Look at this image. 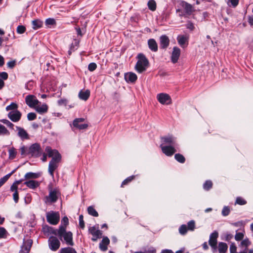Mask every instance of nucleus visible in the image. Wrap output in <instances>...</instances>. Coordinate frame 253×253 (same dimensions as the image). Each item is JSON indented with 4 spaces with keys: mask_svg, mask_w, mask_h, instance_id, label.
I'll return each instance as SVG.
<instances>
[{
    "mask_svg": "<svg viewBox=\"0 0 253 253\" xmlns=\"http://www.w3.org/2000/svg\"><path fill=\"white\" fill-rule=\"evenodd\" d=\"M93 237L91 238V240L93 241H96L97 239L101 238L102 237V231H100L98 227L97 228V230L92 233L91 234Z\"/></svg>",
    "mask_w": 253,
    "mask_h": 253,
    "instance_id": "obj_30",
    "label": "nucleus"
},
{
    "mask_svg": "<svg viewBox=\"0 0 253 253\" xmlns=\"http://www.w3.org/2000/svg\"><path fill=\"white\" fill-rule=\"evenodd\" d=\"M148 46L150 50L153 52H157L158 49V44L154 39H150L148 40Z\"/></svg>",
    "mask_w": 253,
    "mask_h": 253,
    "instance_id": "obj_23",
    "label": "nucleus"
},
{
    "mask_svg": "<svg viewBox=\"0 0 253 253\" xmlns=\"http://www.w3.org/2000/svg\"><path fill=\"white\" fill-rule=\"evenodd\" d=\"M41 176L40 172H29L25 174L24 179H36Z\"/></svg>",
    "mask_w": 253,
    "mask_h": 253,
    "instance_id": "obj_28",
    "label": "nucleus"
},
{
    "mask_svg": "<svg viewBox=\"0 0 253 253\" xmlns=\"http://www.w3.org/2000/svg\"><path fill=\"white\" fill-rule=\"evenodd\" d=\"M174 158L178 162L183 164L185 162V157L180 153L175 154L174 155Z\"/></svg>",
    "mask_w": 253,
    "mask_h": 253,
    "instance_id": "obj_35",
    "label": "nucleus"
},
{
    "mask_svg": "<svg viewBox=\"0 0 253 253\" xmlns=\"http://www.w3.org/2000/svg\"><path fill=\"white\" fill-rule=\"evenodd\" d=\"M45 23L46 26H51L55 24V20L53 18H48L46 19Z\"/></svg>",
    "mask_w": 253,
    "mask_h": 253,
    "instance_id": "obj_53",
    "label": "nucleus"
},
{
    "mask_svg": "<svg viewBox=\"0 0 253 253\" xmlns=\"http://www.w3.org/2000/svg\"><path fill=\"white\" fill-rule=\"evenodd\" d=\"M186 27L187 29H189L190 31H193L195 29V26L194 24L191 21H188L186 24Z\"/></svg>",
    "mask_w": 253,
    "mask_h": 253,
    "instance_id": "obj_58",
    "label": "nucleus"
},
{
    "mask_svg": "<svg viewBox=\"0 0 253 253\" xmlns=\"http://www.w3.org/2000/svg\"><path fill=\"white\" fill-rule=\"evenodd\" d=\"M180 55V49L177 46H174L171 55V61L173 63L177 62Z\"/></svg>",
    "mask_w": 253,
    "mask_h": 253,
    "instance_id": "obj_19",
    "label": "nucleus"
},
{
    "mask_svg": "<svg viewBox=\"0 0 253 253\" xmlns=\"http://www.w3.org/2000/svg\"><path fill=\"white\" fill-rule=\"evenodd\" d=\"M79 44V41L75 40L74 42H73L71 44L70 46V49H72L73 51H75L76 49H77Z\"/></svg>",
    "mask_w": 253,
    "mask_h": 253,
    "instance_id": "obj_45",
    "label": "nucleus"
},
{
    "mask_svg": "<svg viewBox=\"0 0 253 253\" xmlns=\"http://www.w3.org/2000/svg\"><path fill=\"white\" fill-rule=\"evenodd\" d=\"M42 149L39 143H35L31 145L28 148L27 154L31 157L38 158L41 155Z\"/></svg>",
    "mask_w": 253,
    "mask_h": 253,
    "instance_id": "obj_6",
    "label": "nucleus"
},
{
    "mask_svg": "<svg viewBox=\"0 0 253 253\" xmlns=\"http://www.w3.org/2000/svg\"><path fill=\"white\" fill-rule=\"evenodd\" d=\"M42 24L43 22L39 19H36L32 21L33 28L35 30L41 28Z\"/></svg>",
    "mask_w": 253,
    "mask_h": 253,
    "instance_id": "obj_32",
    "label": "nucleus"
},
{
    "mask_svg": "<svg viewBox=\"0 0 253 253\" xmlns=\"http://www.w3.org/2000/svg\"><path fill=\"white\" fill-rule=\"evenodd\" d=\"M21 115V112L18 110H16L9 112L7 116L13 122H17L20 120Z\"/></svg>",
    "mask_w": 253,
    "mask_h": 253,
    "instance_id": "obj_14",
    "label": "nucleus"
},
{
    "mask_svg": "<svg viewBox=\"0 0 253 253\" xmlns=\"http://www.w3.org/2000/svg\"><path fill=\"white\" fill-rule=\"evenodd\" d=\"M181 6L182 9H177L176 10L177 12H179V15L180 17H188L194 11L192 5L186 1H182Z\"/></svg>",
    "mask_w": 253,
    "mask_h": 253,
    "instance_id": "obj_3",
    "label": "nucleus"
},
{
    "mask_svg": "<svg viewBox=\"0 0 253 253\" xmlns=\"http://www.w3.org/2000/svg\"><path fill=\"white\" fill-rule=\"evenodd\" d=\"M112 98L116 101L118 102L120 99L121 95L119 92L115 91L112 94Z\"/></svg>",
    "mask_w": 253,
    "mask_h": 253,
    "instance_id": "obj_52",
    "label": "nucleus"
},
{
    "mask_svg": "<svg viewBox=\"0 0 253 253\" xmlns=\"http://www.w3.org/2000/svg\"><path fill=\"white\" fill-rule=\"evenodd\" d=\"M137 61L135 66L136 71L138 73H142L146 71L149 65V62L146 56L142 53L138 54L136 57Z\"/></svg>",
    "mask_w": 253,
    "mask_h": 253,
    "instance_id": "obj_2",
    "label": "nucleus"
},
{
    "mask_svg": "<svg viewBox=\"0 0 253 253\" xmlns=\"http://www.w3.org/2000/svg\"><path fill=\"white\" fill-rule=\"evenodd\" d=\"M36 111L41 114L47 112L48 106L46 104H43L41 106H37L35 107Z\"/></svg>",
    "mask_w": 253,
    "mask_h": 253,
    "instance_id": "obj_29",
    "label": "nucleus"
},
{
    "mask_svg": "<svg viewBox=\"0 0 253 253\" xmlns=\"http://www.w3.org/2000/svg\"><path fill=\"white\" fill-rule=\"evenodd\" d=\"M233 237V235L229 232H226L225 234L224 240L225 241L229 242Z\"/></svg>",
    "mask_w": 253,
    "mask_h": 253,
    "instance_id": "obj_61",
    "label": "nucleus"
},
{
    "mask_svg": "<svg viewBox=\"0 0 253 253\" xmlns=\"http://www.w3.org/2000/svg\"><path fill=\"white\" fill-rule=\"evenodd\" d=\"M79 226L82 229H84L85 227L84 222V216L82 214L80 215L79 217Z\"/></svg>",
    "mask_w": 253,
    "mask_h": 253,
    "instance_id": "obj_57",
    "label": "nucleus"
},
{
    "mask_svg": "<svg viewBox=\"0 0 253 253\" xmlns=\"http://www.w3.org/2000/svg\"><path fill=\"white\" fill-rule=\"evenodd\" d=\"M26 31V28L23 25H19L17 27L16 32L17 33L19 34H22L25 33Z\"/></svg>",
    "mask_w": 253,
    "mask_h": 253,
    "instance_id": "obj_50",
    "label": "nucleus"
},
{
    "mask_svg": "<svg viewBox=\"0 0 253 253\" xmlns=\"http://www.w3.org/2000/svg\"><path fill=\"white\" fill-rule=\"evenodd\" d=\"M162 152L168 157L172 156L176 151V147L174 146H165L160 145Z\"/></svg>",
    "mask_w": 253,
    "mask_h": 253,
    "instance_id": "obj_13",
    "label": "nucleus"
},
{
    "mask_svg": "<svg viewBox=\"0 0 253 253\" xmlns=\"http://www.w3.org/2000/svg\"><path fill=\"white\" fill-rule=\"evenodd\" d=\"M239 0H228L227 4L228 6L232 7H236L238 3Z\"/></svg>",
    "mask_w": 253,
    "mask_h": 253,
    "instance_id": "obj_44",
    "label": "nucleus"
},
{
    "mask_svg": "<svg viewBox=\"0 0 253 253\" xmlns=\"http://www.w3.org/2000/svg\"><path fill=\"white\" fill-rule=\"evenodd\" d=\"M147 5L149 9L154 11L156 9V3L154 0H149L147 3Z\"/></svg>",
    "mask_w": 253,
    "mask_h": 253,
    "instance_id": "obj_34",
    "label": "nucleus"
},
{
    "mask_svg": "<svg viewBox=\"0 0 253 253\" xmlns=\"http://www.w3.org/2000/svg\"><path fill=\"white\" fill-rule=\"evenodd\" d=\"M97 68V65L94 62H91L88 65V70L90 72L94 71Z\"/></svg>",
    "mask_w": 253,
    "mask_h": 253,
    "instance_id": "obj_54",
    "label": "nucleus"
},
{
    "mask_svg": "<svg viewBox=\"0 0 253 253\" xmlns=\"http://www.w3.org/2000/svg\"><path fill=\"white\" fill-rule=\"evenodd\" d=\"M244 238V234L241 232H237V231H236L235 236V239L237 241H240L242 240Z\"/></svg>",
    "mask_w": 253,
    "mask_h": 253,
    "instance_id": "obj_51",
    "label": "nucleus"
},
{
    "mask_svg": "<svg viewBox=\"0 0 253 253\" xmlns=\"http://www.w3.org/2000/svg\"><path fill=\"white\" fill-rule=\"evenodd\" d=\"M49 195L45 197V202L46 203H54L60 196V193L57 188L52 189L51 187L48 188Z\"/></svg>",
    "mask_w": 253,
    "mask_h": 253,
    "instance_id": "obj_4",
    "label": "nucleus"
},
{
    "mask_svg": "<svg viewBox=\"0 0 253 253\" xmlns=\"http://www.w3.org/2000/svg\"><path fill=\"white\" fill-rule=\"evenodd\" d=\"M228 246L226 243L224 242H219L218 244L219 253H226L227 251Z\"/></svg>",
    "mask_w": 253,
    "mask_h": 253,
    "instance_id": "obj_31",
    "label": "nucleus"
},
{
    "mask_svg": "<svg viewBox=\"0 0 253 253\" xmlns=\"http://www.w3.org/2000/svg\"><path fill=\"white\" fill-rule=\"evenodd\" d=\"M10 133L7 128L3 125L0 124V135H9Z\"/></svg>",
    "mask_w": 253,
    "mask_h": 253,
    "instance_id": "obj_39",
    "label": "nucleus"
},
{
    "mask_svg": "<svg viewBox=\"0 0 253 253\" xmlns=\"http://www.w3.org/2000/svg\"><path fill=\"white\" fill-rule=\"evenodd\" d=\"M15 65H16V60H15L10 61L8 62L7 63V67L10 69H13L15 67Z\"/></svg>",
    "mask_w": 253,
    "mask_h": 253,
    "instance_id": "obj_62",
    "label": "nucleus"
},
{
    "mask_svg": "<svg viewBox=\"0 0 253 253\" xmlns=\"http://www.w3.org/2000/svg\"><path fill=\"white\" fill-rule=\"evenodd\" d=\"M64 244L68 246H73L75 244L73 241L72 233L71 231H67L65 228Z\"/></svg>",
    "mask_w": 253,
    "mask_h": 253,
    "instance_id": "obj_16",
    "label": "nucleus"
},
{
    "mask_svg": "<svg viewBox=\"0 0 253 253\" xmlns=\"http://www.w3.org/2000/svg\"><path fill=\"white\" fill-rule=\"evenodd\" d=\"M135 176L131 175L128 177H127L126 179H125L122 183L121 186H123L124 185L127 184L128 182H130L132 179H134Z\"/></svg>",
    "mask_w": 253,
    "mask_h": 253,
    "instance_id": "obj_56",
    "label": "nucleus"
},
{
    "mask_svg": "<svg viewBox=\"0 0 253 253\" xmlns=\"http://www.w3.org/2000/svg\"><path fill=\"white\" fill-rule=\"evenodd\" d=\"M42 231L47 236L51 234L57 236L61 241H62V238L63 237V218H62L61 219V223L58 229H55L47 225H44L42 226Z\"/></svg>",
    "mask_w": 253,
    "mask_h": 253,
    "instance_id": "obj_1",
    "label": "nucleus"
},
{
    "mask_svg": "<svg viewBox=\"0 0 253 253\" xmlns=\"http://www.w3.org/2000/svg\"><path fill=\"white\" fill-rule=\"evenodd\" d=\"M13 198L15 203H17L19 201V194L18 191H15L13 194Z\"/></svg>",
    "mask_w": 253,
    "mask_h": 253,
    "instance_id": "obj_63",
    "label": "nucleus"
},
{
    "mask_svg": "<svg viewBox=\"0 0 253 253\" xmlns=\"http://www.w3.org/2000/svg\"><path fill=\"white\" fill-rule=\"evenodd\" d=\"M247 201L241 197H237L235 201V204L243 206L247 204Z\"/></svg>",
    "mask_w": 253,
    "mask_h": 253,
    "instance_id": "obj_41",
    "label": "nucleus"
},
{
    "mask_svg": "<svg viewBox=\"0 0 253 253\" xmlns=\"http://www.w3.org/2000/svg\"><path fill=\"white\" fill-rule=\"evenodd\" d=\"M90 92L89 89L85 90H81L79 93V97L80 99L86 101L89 97Z\"/></svg>",
    "mask_w": 253,
    "mask_h": 253,
    "instance_id": "obj_26",
    "label": "nucleus"
},
{
    "mask_svg": "<svg viewBox=\"0 0 253 253\" xmlns=\"http://www.w3.org/2000/svg\"><path fill=\"white\" fill-rule=\"evenodd\" d=\"M25 102L30 108H35L40 103L36 97L34 95L32 94H29L26 96Z\"/></svg>",
    "mask_w": 253,
    "mask_h": 253,
    "instance_id": "obj_12",
    "label": "nucleus"
},
{
    "mask_svg": "<svg viewBox=\"0 0 253 253\" xmlns=\"http://www.w3.org/2000/svg\"><path fill=\"white\" fill-rule=\"evenodd\" d=\"M1 122L3 123L4 124L6 125L10 128L13 129L14 125L10 122L9 120L6 119H2L1 120Z\"/></svg>",
    "mask_w": 253,
    "mask_h": 253,
    "instance_id": "obj_49",
    "label": "nucleus"
},
{
    "mask_svg": "<svg viewBox=\"0 0 253 253\" xmlns=\"http://www.w3.org/2000/svg\"><path fill=\"white\" fill-rule=\"evenodd\" d=\"M212 187V182L211 180H206L203 184V189L206 191L210 190Z\"/></svg>",
    "mask_w": 253,
    "mask_h": 253,
    "instance_id": "obj_36",
    "label": "nucleus"
},
{
    "mask_svg": "<svg viewBox=\"0 0 253 253\" xmlns=\"http://www.w3.org/2000/svg\"><path fill=\"white\" fill-rule=\"evenodd\" d=\"M218 237L217 231H214L210 235L209 243L211 248L212 252L214 253L217 250V239Z\"/></svg>",
    "mask_w": 253,
    "mask_h": 253,
    "instance_id": "obj_8",
    "label": "nucleus"
},
{
    "mask_svg": "<svg viewBox=\"0 0 253 253\" xmlns=\"http://www.w3.org/2000/svg\"><path fill=\"white\" fill-rule=\"evenodd\" d=\"M145 253H156V250L155 248L151 247L146 251Z\"/></svg>",
    "mask_w": 253,
    "mask_h": 253,
    "instance_id": "obj_64",
    "label": "nucleus"
},
{
    "mask_svg": "<svg viewBox=\"0 0 253 253\" xmlns=\"http://www.w3.org/2000/svg\"><path fill=\"white\" fill-rule=\"evenodd\" d=\"M47 221L50 224L56 225L59 221L60 216L58 212L50 211L46 213Z\"/></svg>",
    "mask_w": 253,
    "mask_h": 253,
    "instance_id": "obj_7",
    "label": "nucleus"
},
{
    "mask_svg": "<svg viewBox=\"0 0 253 253\" xmlns=\"http://www.w3.org/2000/svg\"><path fill=\"white\" fill-rule=\"evenodd\" d=\"M230 210L228 206H224L222 210L221 214L223 216H226L230 213Z\"/></svg>",
    "mask_w": 253,
    "mask_h": 253,
    "instance_id": "obj_46",
    "label": "nucleus"
},
{
    "mask_svg": "<svg viewBox=\"0 0 253 253\" xmlns=\"http://www.w3.org/2000/svg\"><path fill=\"white\" fill-rule=\"evenodd\" d=\"M160 47L162 49H166L169 46L170 41L169 37L166 35H163L159 38Z\"/></svg>",
    "mask_w": 253,
    "mask_h": 253,
    "instance_id": "obj_15",
    "label": "nucleus"
},
{
    "mask_svg": "<svg viewBox=\"0 0 253 253\" xmlns=\"http://www.w3.org/2000/svg\"><path fill=\"white\" fill-rule=\"evenodd\" d=\"M28 150L27 149V148L23 145L20 148V153H21V155L23 156V155H28L29 154H27V151H28Z\"/></svg>",
    "mask_w": 253,
    "mask_h": 253,
    "instance_id": "obj_59",
    "label": "nucleus"
},
{
    "mask_svg": "<svg viewBox=\"0 0 253 253\" xmlns=\"http://www.w3.org/2000/svg\"><path fill=\"white\" fill-rule=\"evenodd\" d=\"M17 107H18V105L16 103L12 102L10 105L6 106V111L16 110H17Z\"/></svg>",
    "mask_w": 253,
    "mask_h": 253,
    "instance_id": "obj_43",
    "label": "nucleus"
},
{
    "mask_svg": "<svg viewBox=\"0 0 253 253\" xmlns=\"http://www.w3.org/2000/svg\"><path fill=\"white\" fill-rule=\"evenodd\" d=\"M48 157L52 158L51 160H60L61 155L57 150L52 149L51 147L47 146L45 150Z\"/></svg>",
    "mask_w": 253,
    "mask_h": 253,
    "instance_id": "obj_11",
    "label": "nucleus"
},
{
    "mask_svg": "<svg viewBox=\"0 0 253 253\" xmlns=\"http://www.w3.org/2000/svg\"><path fill=\"white\" fill-rule=\"evenodd\" d=\"M28 187L34 189L39 186V183L37 181L30 180L24 182Z\"/></svg>",
    "mask_w": 253,
    "mask_h": 253,
    "instance_id": "obj_27",
    "label": "nucleus"
},
{
    "mask_svg": "<svg viewBox=\"0 0 253 253\" xmlns=\"http://www.w3.org/2000/svg\"><path fill=\"white\" fill-rule=\"evenodd\" d=\"M125 80L127 83H134L137 79V75L132 72H128L125 74Z\"/></svg>",
    "mask_w": 253,
    "mask_h": 253,
    "instance_id": "obj_20",
    "label": "nucleus"
},
{
    "mask_svg": "<svg viewBox=\"0 0 253 253\" xmlns=\"http://www.w3.org/2000/svg\"><path fill=\"white\" fill-rule=\"evenodd\" d=\"M33 241L31 239H28L26 241L24 240L23 245L21 247V249L26 251V253H29Z\"/></svg>",
    "mask_w": 253,
    "mask_h": 253,
    "instance_id": "obj_22",
    "label": "nucleus"
},
{
    "mask_svg": "<svg viewBox=\"0 0 253 253\" xmlns=\"http://www.w3.org/2000/svg\"><path fill=\"white\" fill-rule=\"evenodd\" d=\"M158 101L163 105H169L171 103V99L169 95L166 93H160L157 95Z\"/></svg>",
    "mask_w": 253,
    "mask_h": 253,
    "instance_id": "obj_9",
    "label": "nucleus"
},
{
    "mask_svg": "<svg viewBox=\"0 0 253 253\" xmlns=\"http://www.w3.org/2000/svg\"><path fill=\"white\" fill-rule=\"evenodd\" d=\"M110 243V240L107 237H104L99 244V248L102 251H107L108 248L107 246Z\"/></svg>",
    "mask_w": 253,
    "mask_h": 253,
    "instance_id": "obj_24",
    "label": "nucleus"
},
{
    "mask_svg": "<svg viewBox=\"0 0 253 253\" xmlns=\"http://www.w3.org/2000/svg\"><path fill=\"white\" fill-rule=\"evenodd\" d=\"M49 249L52 251H57L60 247V243L57 237L51 236L48 240Z\"/></svg>",
    "mask_w": 253,
    "mask_h": 253,
    "instance_id": "obj_10",
    "label": "nucleus"
},
{
    "mask_svg": "<svg viewBox=\"0 0 253 253\" xmlns=\"http://www.w3.org/2000/svg\"><path fill=\"white\" fill-rule=\"evenodd\" d=\"M230 253H238L236 252L237 247L235 244V243H232L230 245Z\"/></svg>",
    "mask_w": 253,
    "mask_h": 253,
    "instance_id": "obj_60",
    "label": "nucleus"
},
{
    "mask_svg": "<svg viewBox=\"0 0 253 253\" xmlns=\"http://www.w3.org/2000/svg\"><path fill=\"white\" fill-rule=\"evenodd\" d=\"M177 41L178 44L183 48L186 47L188 44V37L185 35H179L177 37Z\"/></svg>",
    "mask_w": 253,
    "mask_h": 253,
    "instance_id": "obj_18",
    "label": "nucleus"
},
{
    "mask_svg": "<svg viewBox=\"0 0 253 253\" xmlns=\"http://www.w3.org/2000/svg\"><path fill=\"white\" fill-rule=\"evenodd\" d=\"M60 160H51L49 162L48 165V172L51 176H53V172L57 167V163Z\"/></svg>",
    "mask_w": 253,
    "mask_h": 253,
    "instance_id": "obj_25",
    "label": "nucleus"
},
{
    "mask_svg": "<svg viewBox=\"0 0 253 253\" xmlns=\"http://www.w3.org/2000/svg\"><path fill=\"white\" fill-rule=\"evenodd\" d=\"M37 118V115L35 113L31 112L28 114L27 115V119L29 121H33L35 120Z\"/></svg>",
    "mask_w": 253,
    "mask_h": 253,
    "instance_id": "obj_55",
    "label": "nucleus"
},
{
    "mask_svg": "<svg viewBox=\"0 0 253 253\" xmlns=\"http://www.w3.org/2000/svg\"><path fill=\"white\" fill-rule=\"evenodd\" d=\"M188 230L187 226L185 224L181 225L178 229L179 232L181 235H185Z\"/></svg>",
    "mask_w": 253,
    "mask_h": 253,
    "instance_id": "obj_38",
    "label": "nucleus"
},
{
    "mask_svg": "<svg viewBox=\"0 0 253 253\" xmlns=\"http://www.w3.org/2000/svg\"><path fill=\"white\" fill-rule=\"evenodd\" d=\"M87 212L89 215H92L94 217L98 216V213L97 211L95 210V209L92 206H89L87 208Z\"/></svg>",
    "mask_w": 253,
    "mask_h": 253,
    "instance_id": "obj_33",
    "label": "nucleus"
},
{
    "mask_svg": "<svg viewBox=\"0 0 253 253\" xmlns=\"http://www.w3.org/2000/svg\"><path fill=\"white\" fill-rule=\"evenodd\" d=\"M161 141L162 142L161 144H163V145L164 144H168V146H175L176 148H178L179 146L176 140V138L171 134H169L167 136L161 137Z\"/></svg>",
    "mask_w": 253,
    "mask_h": 253,
    "instance_id": "obj_5",
    "label": "nucleus"
},
{
    "mask_svg": "<svg viewBox=\"0 0 253 253\" xmlns=\"http://www.w3.org/2000/svg\"><path fill=\"white\" fill-rule=\"evenodd\" d=\"M251 244V242L249 240L248 238H246L243 240L241 243V245L242 246L245 247V250Z\"/></svg>",
    "mask_w": 253,
    "mask_h": 253,
    "instance_id": "obj_47",
    "label": "nucleus"
},
{
    "mask_svg": "<svg viewBox=\"0 0 253 253\" xmlns=\"http://www.w3.org/2000/svg\"><path fill=\"white\" fill-rule=\"evenodd\" d=\"M16 128L18 130L17 135L21 140H24L29 138L28 133L23 128L17 126Z\"/></svg>",
    "mask_w": 253,
    "mask_h": 253,
    "instance_id": "obj_21",
    "label": "nucleus"
},
{
    "mask_svg": "<svg viewBox=\"0 0 253 253\" xmlns=\"http://www.w3.org/2000/svg\"><path fill=\"white\" fill-rule=\"evenodd\" d=\"M84 121V118H76L74 120L73 125L74 127L80 130L84 129L88 127V125L87 124H82Z\"/></svg>",
    "mask_w": 253,
    "mask_h": 253,
    "instance_id": "obj_17",
    "label": "nucleus"
},
{
    "mask_svg": "<svg viewBox=\"0 0 253 253\" xmlns=\"http://www.w3.org/2000/svg\"><path fill=\"white\" fill-rule=\"evenodd\" d=\"M187 228L188 230L194 231L195 228V222L193 220L189 221L187 223Z\"/></svg>",
    "mask_w": 253,
    "mask_h": 253,
    "instance_id": "obj_42",
    "label": "nucleus"
},
{
    "mask_svg": "<svg viewBox=\"0 0 253 253\" xmlns=\"http://www.w3.org/2000/svg\"><path fill=\"white\" fill-rule=\"evenodd\" d=\"M72 247H64V253H77L76 250Z\"/></svg>",
    "mask_w": 253,
    "mask_h": 253,
    "instance_id": "obj_48",
    "label": "nucleus"
},
{
    "mask_svg": "<svg viewBox=\"0 0 253 253\" xmlns=\"http://www.w3.org/2000/svg\"><path fill=\"white\" fill-rule=\"evenodd\" d=\"M8 233L3 227H0V239H5L7 238Z\"/></svg>",
    "mask_w": 253,
    "mask_h": 253,
    "instance_id": "obj_37",
    "label": "nucleus"
},
{
    "mask_svg": "<svg viewBox=\"0 0 253 253\" xmlns=\"http://www.w3.org/2000/svg\"><path fill=\"white\" fill-rule=\"evenodd\" d=\"M8 153H9V158L10 159L12 160L16 157V156L17 155V152L14 147L10 148L8 150Z\"/></svg>",
    "mask_w": 253,
    "mask_h": 253,
    "instance_id": "obj_40",
    "label": "nucleus"
}]
</instances>
